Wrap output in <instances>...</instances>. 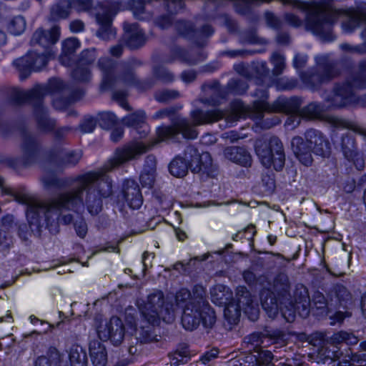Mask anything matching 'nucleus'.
Instances as JSON below:
<instances>
[{
  "label": "nucleus",
  "mask_w": 366,
  "mask_h": 366,
  "mask_svg": "<svg viewBox=\"0 0 366 366\" xmlns=\"http://www.w3.org/2000/svg\"><path fill=\"white\" fill-rule=\"evenodd\" d=\"M123 123L127 127L134 128L142 138L144 137L149 131V126L146 123V114L143 110H138L126 116L123 119Z\"/></svg>",
  "instance_id": "4be33fe9"
},
{
  "label": "nucleus",
  "mask_w": 366,
  "mask_h": 366,
  "mask_svg": "<svg viewBox=\"0 0 366 366\" xmlns=\"http://www.w3.org/2000/svg\"><path fill=\"white\" fill-rule=\"evenodd\" d=\"M69 14V7L65 1L54 5L51 9L50 18L54 21L66 18Z\"/></svg>",
  "instance_id": "4c0bfd02"
},
{
  "label": "nucleus",
  "mask_w": 366,
  "mask_h": 366,
  "mask_svg": "<svg viewBox=\"0 0 366 366\" xmlns=\"http://www.w3.org/2000/svg\"><path fill=\"white\" fill-rule=\"evenodd\" d=\"M224 156L229 161L244 167L249 166L251 164V155L243 147H227L224 150Z\"/></svg>",
  "instance_id": "5701e85b"
},
{
  "label": "nucleus",
  "mask_w": 366,
  "mask_h": 366,
  "mask_svg": "<svg viewBox=\"0 0 366 366\" xmlns=\"http://www.w3.org/2000/svg\"><path fill=\"white\" fill-rule=\"evenodd\" d=\"M247 112L248 109L239 100L233 102L230 105V109L227 111L213 109L204 112L196 109L190 114L191 120L184 119L173 126L159 127L157 131V138L159 141H166L174 139L177 134H182L184 138L195 139L198 135L195 127L212 124L221 119H224L227 123L232 124L244 117Z\"/></svg>",
  "instance_id": "f03ea898"
},
{
  "label": "nucleus",
  "mask_w": 366,
  "mask_h": 366,
  "mask_svg": "<svg viewBox=\"0 0 366 366\" xmlns=\"http://www.w3.org/2000/svg\"><path fill=\"white\" fill-rule=\"evenodd\" d=\"M33 59L34 56H32L29 52L26 56L14 61V64L21 72V76L22 75H25V78L26 75L33 70Z\"/></svg>",
  "instance_id": "e433bc0d"
},
{
  "label": "nucleus",
  "mask_w": 366,
  "mask_h": 366,
  "mask_svg": "<svg viewBox=\"0 0 366 366\" xmlns=\"http://www.w3.org/2000/svg\"><path fill=\"white\" fill-rule=\"evenodd\" d=\"M256 152L262 164L269 169L273 167L276 171L281 170L285 161L283 145L277 137H272L268 142L257 141Z\"/></svg>",
  "instance_id": "1a4fd4ad"
},
{
  "label": "nucleus",
  "mask_w": 366,
  "mask_h": 366,
  "mask_svg": "<svg viewBox=\"0 0 366 366\" xmlns=\"http://www.w3.org/2000/svg\"><path fill=\"white\" fill-rule=\"evenodd\" d=\"M39 127L44 132L51 130L54 127V121L47 117L46 111L43 107H39L35 112Z\"/></svg>",
  "instance_id": "f704fd0d"
},
{
  "label": "nucleus",
  "mask_w": 366,
  "mask_h": 366,
  "mask_svg": "<svg viewBox=\"0 0 366 366\" xmlns=\"http://www.w3.org/2000/svg\"><path fill=\"white\" fill-rule=\"evenodd\" d=\"M265 19L269 26L274 29H278L280 27L281 21L273 14L267 12L265 14Z\"/></svg>",
  "instance_id": "680f3d73"
},
{
  "label": "nucleus",
  "mask_w": 366,
  "mask_h": 366,
  "mask_svg": "<svg viewBox=\"0 0 366 366\" xmlns=\"http://www.w3.org/2000/svg\"><path fill=\"white\" fill-rule=\"evenodd\" d=\"M62 363V357L58 350L51 346L46 355L39 356L34 362V366H59Z\"/></svg>",
  "instance_id": "bb28decb"
},
{
  "label": "nucleus",
  "mask_w": 366,
  "mask_h": 366,
  "mask_svg": "<svg viewBox=\"0 0 366 366\" xmlns=\"http://www.w3.org/2000/svg\"><path fill=\"white\" fill-rule=\"evenodd\" d=\"M261 93V99L255 101L252 107L254 115L257 118L261 119L263 112L290 113L285 122V124L294 129L300 124L302 118L312 119L317 114L315 106L312 104L301 110L296 108L292 110L289 108L288 102L285 99H278L270 105L266 102L267 99V92L262 91Z\"/></svg>",
  "instance_id": "20e7f679"
},
{
  "label": "nucleus",
  "mask_w": 366,
  "mask_h": 366,
  "mask_svg": "<svg viewBox=\"0 0 366 366\" xmlns=\"http://www.w3.org/2000/svg\"><path fill=\"white\" fill-rule=\"evenodd\" d=\"M361 74L352 77L346 84L335 86L328 101L335 107H342L352 104L366 107V94L356 98L354 94L355 89H362L366 85V61L360 64Z\"/></svg>",
  "instance_id": "423d86ee"
},
{
  "label": "nucleus",
  "mask_w": 366,
  "mask_h": 366,
  "mask_svg": "<svg viewBox=\"0 0 366 366\" xmlns=\"http://www.w3.org/2000/svg\"><path fill=\"white\" fill-rule=\"evenodd\" d=\"M187 152H189L192 156L193 153L194 154V157L191 159L190 163V168L193 172H202L208 176L214 174L215 169L209 153L203 152L199 154L197 150L192 147H189Z\"/></svg>",
  "instance_id": "dca6fc26"
},
{
  "label": "nucleus",
  "mask_w": 366,
  "mask_h": 366,
  "mask_svg": "<svg viewBox=\"0 0 366 366\" xmlns=\"http://www.w3.org/2000/svg\"><path fill=\"white\" fill-rule=\"evenodd\" d=\"M156 158L153 155H148L144 161V169H147V171L156 172Z\"/></svg>",
  "instance_id": "338daca9"
},
{
  "label": "nucleus",
  "mask_w": 366,
  "mask_h": 366,
  "mask_svg": "<svg viewBox=\"0 0 366 366\" xmlns=\"http://www.w3.org/2000/svg\"><path fill=\"white\" fill-rule=\"evenodd\" d=\"M262 182L265 187V192H272L275 187L273 173L270 171H267L266 174L262 175Z\"/></svg>",
  "instance_id": "603ef678"
},
{
  "label": "nucleus",
  "mask_w": 366,
  "mask_h": 366,
  "mask_svg": "<svg viewBox=\"0 0 366 366\" xmlns=\"http://www.w3.org/2000/svg\"><path fill=\"white\" fill-rule=\"evenodd\" d=\"M345 13L355 26H357L363 18L362 14L354 9H347L345 11Z\"/></svg>",
  "instance_id": "13d9d810"
},
{
  "label": "nucleus",
  "mask_w": 366,
  "mask_h": 366,
  "mask_svg": "<svg viewBox=\"0 0 366 366\" xmlns=\"http://www.w3.org/2000/svg\"><path fill=\"white\" fill-rule=\"evenodd\" d=\"M355 142L352 137L346 135L342 138V149L345 157L348 159H353L355 152Z\"/></svg>",
  "instance_id": "ea45409f"
},
{
  "label": "nucleus",
  "mask_w": 366,
  "mask_h": 366,
  "mask_svg": "<svg viewBox=\"0 0 366 366\" xmlns=\"http://www.w3.org/2000/svg\"><path fill=\"white\" fill-rule=\"evenodd\" d=\"M155 172L147 171V169H143L140 175V182L143 187H152L155 180Z\"/></svg>",
  "instance_id": "de8ad7c7"
},
{
  "label": "nucleus",
  "mask_w": 366,
  "mask_h": 366,
  "mask_svg": "<svg viewBox=\"0 0 366 366\" xmlns=\"http://www.w3.org/2000/svg\"><path fill=\"white\" fill-rule=\"evenodd\" d=\"M229 86L233 89L235 93H242L247 89V86L244 83L235 79L229 81Z\"/></svg>",
  "instance_id": "e2e57ef3"
},
{
  "label": "nucleus",
  "mask_w": 366,
  "mask_h": 366,
  "mask_svg": "<svg viewBox=\"0 0 366 366\" xmlns=\"http://www.w3.org/2000/svg\"><path fill=\"white\" fill-rule=\"evenodd\" d=\"M284 19L288 24L294 27H299L303 23L302 20L297 15L292 13L285 14Z\"/></svg>",
  "instance_id": "4d7b16f0"
},
{
  "label": "nucleus",
  "mask_w": 366,
  "mask_h": 366,
  "mask_svg": "<svg viewBox=\"0 0 366 366\" xmlns=\"http://www.w3.org/2000/svg\"><path fill=\"white\" fill-rule=\"evenodd\" d=\"M310 298L307 291L302 287L300 292L295 293V303H290V305H282L280 309L283 317L287 322H292L295 319V313L298 312L302 317H307L309 314Z\"/></svg>",
  "instance_id": "4468645a"
},
{
  "label": "nucleus",
  "mask_w": 366,
  "mask_h": 366,
  "mask_svg": "<svg viewBox=\"0 0 366 366\" xmlns=\"http://www.w3.org/2000/svg\"><path fill=\"white\" fill-rule=\"evenodd\" d=\"M80 47V43L76 38L71 37L62 42V52L59 57L61 64L69 66L71 61V56Z\"/></svg>",
  "instance_id": "cd10ccee"
},
{
  "label": "nucleus",
  "mask_w": 366,
  "mask_h": 366,
  "mask_svg": "<svg viewBox=\"0 0 366 366\" xmlns=\"http://www.w3.org/2000/svg\"><path fill=\"white\" fill-rule=\"evenodd\" d=\"M271 61L274 66L273 73L280 74L285 69V58L278 53H274L271 56Z\"/></svg>",
  "instance_id": "a18cd8bd"
},
{
  "label": "nucleus",
  "mask_w": 366,
  "mask_h": 366,
  "mask_svg": "<svg viewBox=\"0 0 366 366\" xmlns=\"http://www.w3.org/2000/svg\"><path fill=\"white\" fill-rule=\"evenodd\" d=\"M309 307H311L312 310L315 311L316 315L324 316L329 315L332 312V308L335 307V304L333 303L332 297L330 301H327L322 294L315 292L312 302H310Z\"/></svg>",
  "instance_id": "b1692460"
},
{
  "label": "nucleus",
  "mask_w": 366,
  "mask_h": 366,
  "mask_svg": "<svg viewBox=\"0 0 366 366\" xmlns=\"http://www.w3.org/2000/svg\"><path fill=\"white\" fill-rule=\"evenodd\" d=\"M316 62L317 71L305 74L302 76L303 81L312 87H316L319 84L329 81L338 74L334 64L329 61L327 56H317Z\"/></svg>",
  "instance_id": "f8f14e48"
},
{
  "label": "nucleus",
  "mask_w": 366,
  "mask_h": 366,
  "mask_svg": "<svg viewBox=\"0 0 366 366\" xmlns=\"http://www.w3.org/2000/svg\"><path fill=\"white\" fill-rule=\"evenodd\" d=\"M169 168L172 175L181 178L187 174L189 165L184 158L177 157L170 163Z\"/></svg>",
  "instance_id": "473e14b6"
},
{
  "label": "nucleus",
  "mask_w": 366,
  "mask_h": 366,
  "mask_svg": "<svg viewBox=\"0 0 366 366\" xmlns=\"http://www.w3.org/2000/svg\"><path fill=\"white\" fill-rule=\"evenodd\" d=\"M216 321L214 311L209 305H194V302H189L183 309L182 315V325L187 330L192 331L197 329L200 322L205 327H212Z\"/></svg>",
  "instance_id": "6e6552de"
},
{
  "label": "nucleus",
  "mask_w": 366,
  "mask_h": 366,
  "mask_svg": "<svg viewBox=\"0 0 366 366\" xmlns=\"http://www.w3.org/2000/svg\"><path fill=\"white\" fill-rule=\"evenodd\" d=\"M172 365H179L187 363L191 358L190 351L187 346L182 347L177 349L170 355Z\"/></svg>",
  "instance_id": "58836bf2"
},
{
  "label": "nucleus",
  "mask_w": 366,
  "mask_h": 366,
  "mask_svg": "<svg viewBox=\"0 0 366 366\" xmlns=\"http://www.w3.org/2000/svg\"><path fill=\"white\" fill-rule=\"evenodd\" d=\"M274 286L277 290H286L288 286V278L286 274L280 273L274 280Z\"/></svg>",
  "instance_id": "864d4df0"
},
{
  "label": "nucleus",
  "mask_w": 366,
  "mask_h": 366,
  "mask_svg": "<svg viewBox=\"0 0 366 366\" xmlns=\"http://www.w3.org/2000/svg\"><path fill=\"white\" fill-rule=\"evenodd\" d=\"M218 354L219 349L213 347L211 350L205 352L200 360L204 364H207L209 361L216 358Z\"/></svg>",
  "instance_id": "052dcab7"
},
{
  "label": "nucleus",
  "mask_w": 366,
  "mask_h": 366,
  "mask_svg": "<svg viewBox=\"0 0 366 366\" xmlns=\"http://www.w3.org/2000/svg\"><path fill=\"white\" fill-rule=\"evenodd\" d=\"M43 182L45 187H59V179L53 175H47L43 177Z\"/></svg>",
  "instance_id": "69168bd1"
},
{
  "label": "nucleus",
  "mask_w": 366,
  "mask_h": 366,
  "mask_svg": "<svg viewBox=\"0 0 366 366\" xmlns=\"http://www.w3.org/2000/svg\"><path fill=\"white\" fill-rule=\"evenodd\" d=\"M95 127L96 121L92 117L85 118L79 125L80 129L84 133L92 132Z\"/></svg>",
  "instance_id": "5fc2aeb1"
},
{
  "label": "nucleus",
  "mask_w": 366,
  "mask_h": 366,
  "mask_svg": "<svg viewBox=\"0 0 366 366\" xmlns=\"http://www.w3.org/2000/svg\"><path fill=\"white\" fill-rule=\"evenodd\" d=\"M292 151L298 160L305 166H310L313 162L311 144L301 137H295L291 142Z\"/></svg>",
  "instance_id": "6ab92c4d"
},
{
  "label": "nucleus",
  "mask_w": 366,
  "mask_h": 366,
  "mask_svg": "<svg viewBox=\"0 0 366 366\" xmlns=\"http://www.w3.org/2000/svg\"><path fill=\"white\" fill-rule=\"evenodd\" d=\"M41 96L42 92L39 88H36L31 91L18 90L16 93V97L19 102L34 99L39 101Z\"/></svg>",
  "instance_id": "79ce46f5"
},
{
  "label": "nucleus",
  "mask_w": 366,
  "mask_h": 366,
  "mask_svg": "<svg viewBox=\"0 0 366 366\" xmlns=\"http://www.w3.org/2000/svg\"><path fill=\"white\" fill-rule=\"evenodd\" d=\"M305 139L313 147L312 152L319 156L327 157L330 154V144L319 131L310 129L305 133Z\"/></svg>",
  "instance_id": "a211bd4d"
},
{
  "label": "nucleus",
  "mask_w": 366,
  "mask_h": 366,
  "mask_svg": "<svg viewBox=\"0 0 366 366\" xmlns=\"http://www.w3.org/2000/svg\"><path fill=\"white\" fill-rule=\"evenodd\" d=\"M76 232L79 237L84 238L87 233V226L84 220L76 222L74 224Z\"/></svg>",
  "instance_id": "0e129e2a"
},
{
  "label": "nucleus",
  "mask_w": 366,
  "mask_h": 366,
  "mask_svg": "<svg viewBox=\"0 0 366 366\" xmlns=\"http://www.w3.org/2000/svg\"><path fill=\"white\" fill-rule=\"evenodd\" d=\"M237 305L229 302L226 305L224 310V325L229 329L238 323L241 310L248 315L252 321H255L259 317L258 304L245 287H239L237 289Z\"/></svg>",
  "instance_id": "0eeeda50"
},
{
  "label": "nucleus",
  "mask_w": 366,
  "mask_h": 366,
  "mask_svg": "<svg viewBox=\"0 0 366 366\" xmlns=\"http://www.w3.org/2000/svg\"><path fill=\"white\" fill-rule=\"evenodd\" d=\"M177 51L179 55V58L188 64H197L199 61L203 60L205 58L203 54H199L197 57L194 58L193 53H186L181 49H179Z\"/></svg>",
  "instance_id": "09e8293b"
},
{
  "label": "nucleus",
  "mask_w": 366,
  "mask_h": 366,
  "mask_svg": "<svg viewBox=\"0 0 366 366\" xmlns=\"http://www.w3.org/2000/svg\"><path fill=\"white\" fill-rule=\"evenodd\" d=\"M179 97V92L175 90H162L157 92L155 94V99L160 102H167Z\"/></svg>",
  "instance_id": "49530a36"
},
{
  "label": "nucleus",
  "mask_w": 366,
  "mask_h": 366,
  "mask_svg": "<svg viewBox=\"0 0 366 366\" xmlns=\"http://www.w3.org/2000/svg\"><path fill=\"white\" fill-rule=\"evenodd\" d=\"M155 142L133 140L116 149L113 157L98 171L78 177L79 186L73 190L60 194L48 201H40L27 195L16 197V200L27 205L26 217L30 224H39L44 217L48 227L57 231L59 224H68L73 217L67 210L80 212L84 210L83 192H86L85 204L92 214H98L102 207L103 198L112 194V184L107 172L129 162L139 159L149 152Z\"/></svg>",
  "instance_id": "f257e3e1"
},
{
  "label": "nucleus",
  "mask_w": 366,
  "mask_h": 366,
  "mask_svg": "<svg viewBox=\"0 0 366 366\" xmlns=\"http://www.w3.org/2000/svg\"><path fill=\"white\" fill-rule=\"evenodd\" d=\"M38 149V143L33 137L28 136L24 137L21 144V152L23 161L25 164H28L34 160Z\"/></svg>",
  "instance_id": "a878e982"
},
{
  "label": "nucleus",
  "mask_w": 366,
  "mask_h": 366,
  "mask_svg": "<svg viewBox=\"0 0 366 366\" xmlns=\"http://www.w3.org/2000/svg\"><path fill=\"white\" fill-rule=\"evenodd\" d=\"M117 8L116 3L107 2L101 5L99 11L96 14L97 21L100 26L97 36L104 40H109L115 36V31L112 27V21L117 12Z\"/></svg>",
  "instance_id": "ddd939ff"
},
{
  "label": "nucleus",
  "mask_w": 366,
  "mask_h": 366,
  "mask_svg": "<svg viewBox=\"0 0 366 366\" xmlns=\"http://www.w3.org/2000/svg\"><path fill=\"white\" fill-rule=\"evenodd\" d=\"M123 41L131 49H137L145 42L144 34L137 24H124Z\"/></svg>",
  "instance_id": "aec40b11"
},
{
  "label": "nucleus",
  "mask_w": 366,
  "mask_h": 366,
  "mask_svg": "<svg viewBox=\"0 0 366 366\" xmlns=\"http://www.w3.org/2000/svg\"><path fill=\"white\" fill-rule=\"evenodd\" d=\"M328 120L330 124L336 127L351 128L352 127L351 123L337 117H330Z\"/></svg>",
  "instance_id": "bf43d9fd"
},
{
  "label": "nucleus",
  "mask_w": 366,
  "mask_h": 366,
  "mask_svg": "<svg viewBox=\"0 0 366 366\" xmlns=\"http://www.w3.org/2000/svg\"><path fill=\"white\" fill-rule=\"evenodd\" d=\"M98 66L102 71V88L108 89L121 85H130L134 82V75L131 70L125 71L122 75L117 76L116 73L121 69H114L112 61L107 58L100 59Z\"/></svg>",
  "instance_id": "9b49d317"
},
{
  "label": "nucleus",
  "mask_w": 366,
  "mask_h": 366,
  "mask_svg": "<svg viewBox=\"0 0 366 366\" xmlns=\"http://www.w3.org/2000/svg\"><path fill=\"white\" fill-rule=\"evenodd\" d=\"M71 366H88L87 354L80 345H74L69 353Z\"/></svg>",
  "instance_id": "7c9ffc66"
},
{
  "label": "nucleus",
  "mask_w": 366,
  "mask_h": 366,
  "mask_svg": "<svg viewBox=\"0 0 366 366\" xmlns=\"http://www.w3.org/2000/svg\"><path fill=\"white\" fill-rule=\"evenodd\" d=\"M264 341H274L276 342H307L315 343L316 342L327 343H357L359 339L352 332L340 331L331 335L324 332H315L310 335L305 333L290 332L279 329L265 328L262 331L252 333L251 342H263Z\"/></svg>",
  "instance_id": "7ed1b4c3"
},
{
  "label": "nucleus",
  "mask_w": 366,
  "mask_h": 366,
  "mask_svg": "<svg viewBox=\"0 0 366 366\" xmlns=\"http://www.w3.org/2000/svg\"><path fill=\"white\" fill-rule=\"evenodd\" d=\"M142 316L150 325H158L161 320L172 323L175 319V307L172 301H167L162 292L150 293L139 305Z\"/></svg>",
  "instance_id": "39448f33"
},
{
  "label": "nucleus",
  "mask_w": 366,
  "mask_h": 366,
  "mask_svg": "<svg viewBox=\"0 0 366 366\" xmlns=\"http://www.w3.org/2000/svg\"><path fill=\"white\" fill-rule=\"evenodd\" d=\"M211 300L217 305H226L232 299L230 289L223 285H215L210 289Z\"/></svg>",
  "instance_id": "393cba45"
},
{
  "label": "nucleus",
  "mask_w": 366,
  "mask_h": 366,
  "mask_svg": "<svg viewBox=\"0 0 366 366\" xmlns=\"http://www.w3.org/2000/svg\"><path fill=\"white\" fill-rule=\"evenodd\" d=\"M60 37V28L58 26H53L50 30L46 31L41 28L36 29L31 39L32 46L39 45L45 51L51 50L50 46L56 44Z\"/></svg>",
  "instance_id": "f3484780"
},
{
  "label": "nucleus",
  "mask_w": 366,
  "mask_h": 366,
  "mask_svg": "<svg viewBox=\"0 0 366 366\" xmlns=\"http://www.w3.org/2000/svg\"><path fill=\"white\" fill-rule=\"evenodd\" d=\"M81 151H72L66 153L63 157V164L65 165H75L81 158Z\"/></svg>",
  "instance_id": "8fccbe9b"
},
{
  "label": "nucleus",
  "mask_w": 366,
  "mask_h": 366,
  "mask_svg": "<svg viewBox=\"0 0 366 366\" xmlns=\"http://www.w3.org/2000/svg\"><path fill=\"white\" fill-rule=\"evenodd\" d=\"M119 202H122L123 205L126 203L133 209H139L142 206L143 198L137 182L131 179L124 182L122 192L119 196Z\"/></svg>",
  "instance_id": "2eb2a0df"
},
{
  "label": "nucleus",
  "mask_w": 366,
  "mask_h": 366,
  "mask_svg": "<svg viewBox=\"0 0 366 366\" xmlns=\"http://www.w3.org/2000/svg\"><path fill=\"white\" fill-rule=\"evenodd\" d=\"M332 295L335 297V300H333L335 307L337 304L342 305L343 302H347L350 297V293L345 287L341 285H337L334 287L332 291Z\"/></svg>",
  "instance_id": "a19ab883"
},
{
  "label": "nucleus",
  "mask_w": 366,
  "mask_h": 366,
  "mask_svg": "<svg viewBox=\"0 0 366 366\" xmlns=\"http://www.w3.org/2000/svg\"><path fill=\"white\" fill-rule=\"evenodd\" d=\"M94 59V49L82 51L81 62L72 72L74 79L82 82L89 81L91 79V73L86 65L92 63Z\"/></svg>",
  "instance_id": "412c9836"
},
{
  "label": "nucleus",
  "mask_w": 366,
  "mask_h": 366,
  "mask_svg": "<svg viewBox=\"0 0 366 366\" xmlns=\"http://www.w3.org/2000/svg\"><path fill=\"white\" fill-rule=\"evenodd\" d=\"M262 307L270 318H274L280 307L274 294L267 292L262 294Z\"/></svg>",
  "instance_id": "2f4dec72"
},
{
  "label": "nucleus",
  "mask_w": 366,
  "mask_h": 366,
  "mask_svg": "<svg viewBox=\"0 0 366 366\" xmlns=\"http://www.w3.org/2000/svg\"><path fill=\"white\" fill-rule=\"evenodd\" d=\"M177 29L182 34L187 35L192 27L190 23L186 21H178L176 24Z\"/></svg>",
  "instance_id": "774afa93"
},
{
  "label": "nucleus",
  "mask_w": 366,
  "mask_h": 366,
  "mask_svg": "<svg viewBox=\"0 0 366 366\" xmlns=\"http://www.w3.org/2000/svg\"><path fill=\"white\" fill-rule=\"evenodd\" d=\"M193 294L191 295V300L190 302H194V305H209L208 302L205 300L206 292L204 288L201 285H196L193 289Z\"/></svg>",
  "instance_id": "c03bdc74"
},
{
  "label": "nucleus",
  "mask_w": 366,
  "mask_h": 366,
  "mask_svg": "<svg viewBox=\"0 0 366 366\" xmlns=\"http://www.w3.org/2000/svg\"><path fill=\"white\" fill-rule=\"evenodd\" d=\"M156 77L164 83H169L174 80V76L168 69L164 67H159L155 69Z\"/></svg>",
  "instance_id": "3c124183"
},
{
  "label": "nucleus",
  "mask_w": 366,
  "mask_h": 366,
  "mask_svg": "<svg viewBox=\"0 0 366 366\" xmlns=\"http://www.w3.org/2000/svg\"><path fill=\"white\" fill-rule=\"evenodd\" d=\"M190 300L191 292L185 288L179 290L174 297L175 305H174V307H175V310L177 307L184 308L185 305L189 303Z\"/></svg>",
  "instance_id": "37998d69"
},
{
  "label": "nucleus",
  "mask_w": 366,
  "mask_h": 366,
  "mask_svg": "<svg viewBox=\"0 0 366 366\" xmlns=\"http://www.w3.org/2000/svg\"><path fill=\"white\" fill-rule=\"evenodd\" d=\"M26 22L22 16H16L11 18L6 24L9 32L14 35H20L26 29Z\"/></svg>",
  "instance_id": "72a5a7b5"
},
{
  "label": "nucleus",
  "mask_w": 366,
  "mask_h": 366,
  "mask_svg": "<svg viewBox=\"0 0 366 366\" xmlns=\"http://www.w3.org/2000/svg\"><path fill=\"white\" fill-rule=\"evenodd\" d=\"M30 53L31 55L34 56V59H32L34 71H39L41 69L46 65L48 61L54 55V52H53L52 50L44 51L41 54L34 51Z\"/></svg>",
  "instance_id": "c9c22d12"
},
{
  "label": "nucleus",
  "mask_w": 366,
  "mask_h": 366,
  "mask_svg": "<svg viewBox=\"0 0 366 366\" xmlns=\"http://www.w3.org/2000/svg\"><path fill=\"white\" fill-rule=\"evenodd\" d=\"M70 6L79 11H87L92 6V0H71Z\"/></svg>",
  "instance_id": "6e6d98bb"
},
{
  "label": "nucleus",
  "mask_w": 366,
  "mask_h": 366,
  "mask_svg": "<svg viewBox=\"0 0 366 366\" xmlns=\"http://www.w3.org/2000/svg\"><path fill=\"white\" fill-rule=\"evenodd\" d=\"M318 346L317 356L324 362L327 360H335L342 355L338 345H314Z\"/></svg>",
  "instance_id": "c756f323"
},
{
  "label": "nucleus",
  "mask_w": 366,
  "mask_h": 366,
  "mask_svg": "<svg viewBox=\"0 0 366 366\" xmlns=\"http://www.w3.org/2000/svg\"><path fill=\"white\" fill-rule=\"evenodd\" d=\"M90 360L94 366H106L108 362L107 350L104 345H89Z\"/></svg>",
  "instance_id": "c85d7f7f"
},
{
  "label": "nucleus",
  "mask_w": 366,
  "mask_h": 366,
  "mask_svg": "<svg viewBox=\"0 0 366 366\" xmlns=\"http://www.w3.org/2000/svg\"><path fill=\"white\" fill-rule=\"evenodd\" d=\"M136 321L134 315L130 312L125 315V324L124 325L117 317H112L109 322L97 330L99 338L102 342L111 340L117 343L123 340L125 332L131 335L136 330Z\"/></svg>",
  "instance_id": "9d476101"
}]
</instances>
